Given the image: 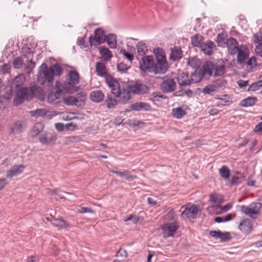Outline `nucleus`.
<instances>
[{"instance_id": "42", "label": "nucleus", "mask_w": 262, "mask_h": 262, "mask_svg": "<svg viewBox=\"0 0 262 262\" xmlns=\"http://www.w3.org/2000/svg\"><path fill=\"white\" fill-rule=\"evenodd\" d=\"M216 91V89L212 84L205 86L203 89L202 92L205 94L212 95L213 93Z\"/></svg>"}, {"instance_id": "20", "label": "nucleus", "mask_w": 262, "mask_h": 262, "mask_svg": "<svg viewBox=\"0 0 262 262\" xmlns=\"http://www.w3.org/2000/svg\"><path fill=\"white\" fill-rule=\"evenodd\" d=\"M252 223L248 219L243 220L238 225L239 229L243 233L247 234L252 230Z\"/></svg>"}, {"instance_id": "54", "label": "nucleus", "mask_w": 262, "mask_h": 262, "mask_svg": "<svg viewBox=\"0 0 262 262\" xmlns=\"http://www.w3.org/2000/svg\"><path fill=\"white\" fill-rule=\"evenodd\" d=\"M199 37H201V36L197 35L191 37V43L193 46L198 47L201 46Z\"/></svg>"}, {"instance_id": "61", "label": "nucleus", "mask_w": 262, "mask_h": 262, "mask_svg": "<svg viewBox=\"0 0 262 262\" xmlns=\"http://www.w3.org/2000/svg\"><path fill=\"white\" fill-rule=\"evenodd\" d=\"M76 127V125L75 124H73V123H67L65 125V127L68 130H72L74 129Z\"/></svg>"}, {"instance_id": "39", "label": "nucleus", "mask_w": 262, "mask_h": 262, "mask_svg": "<svg viewBox=\"0 0 262 262\" xmlns=\"http://www.w3.org/2000/svg\"><path fill=\"white\" fill-rule=\"evenodd\" d=\"M14 96V98L15 97V91H11L10 86H8L5 92V94L3 95L2 97L7 100H10L12 98V96Z\"/></svg>"}, {"instance_id": "5", "label": "nucleus", "mask_w": 262, "mask_h": 262, "mask_svg": "<svg viewBox=\"0 0 262 262\" xmlns=\"http://www.w3.org/2000/svg\"><path fill=\"white\" fill-rule=\"evenodd\" d=\"M79 82V74L75 71H70L68 75V78L64 81L62 88L65 91L73 93L78 91L77 84Z\"/></svg>"}, {"instance_id": "22", "label": "nucleus", "mask_w": 262, "mask_h": 262, "mask_svg": "<svg viewBox=\"0 0 262 262\" xmlns=\"http://www.w3.org/2000/svg\"><path fill=\"white\" fill-rule=\"evenodd\" d=\"M51 222L52 225L53 226L56 227L58 230L65 229L69 227V225L66 222V221L61 218L56 219L55 217H52Z\"/></svg>"}, {"instance_id": "23", "label": "nucleus", "mask_w": 262, "mask_h": 262, "mask_svg": "<svg viewBox=\"0 0 262 262\" xmlns=\"http://www.w3.org/2000/svg\"><path fill=\"white\" fill-rule=\"evenodd\" d=\"M96 72L98 76L105 77L110 74L106 71L105 64L102 62H98L96 64Z\"/></svg>"}, {"instance_id": "41", "label": "nucleus", "mask_w": 262, "mask_h": 262, "mask_svg": "<svg viewBox=\"0 0 262 262\" xmlns=\"http://www.w3.org/2000/svg\"><path fill=\"white\" fill-rule=\"evenodd\" d=\"M209 201L214 203H221L223 198L217 193H211L209 195Z\"/></svg>"}, {"instance_id": "60", "label": "nucleus", "mask_w": 262, "mask_h": 262, "mask_svg": "<svg viewBox=\"0 0 262 262\" xmlns=\"http://www.w3.org/2000/svg\"><path fill=\"white\" fill-rule=\"evenodd\" d=\"M221 231H210L209 232V234L216 238H219L221 235Z\"/></svg>"}, {"instance_id": "2", "label": "nucleus", "mask_w": 262, "mask_h": 262, "mask_svg": "<svg viewBox=\"0 0 262 262\" xmlns=\"http://www.w3.org/2000/svg\"><path fill=\"white\" fill-rule=\"evenodd\" d=\"M105 82L111 89L112 93L119 98V101L122 103H126L130 98V95L125 86L121 85L117 80L111 74L105 77Z\"/></svg>"}, {"instance_id": "13", "label": "nucleus", "mask_w": 262, "mask_h": 262, "mask_svg": "<svg viewBox=\"0 0 262 262\" xmlns=\"http://www.w3.org/2000/svg\"><path fill=\"white\" fill-rule=\"evenodd\" d=\"M154 62L153 72L154 74H164L166 72L169 68L166 59H159Z\"/></svg>"}, {"instance_id": "57", "label": "nucleus", "mask_w": 262, "mask_h": 262, "mask_svg": "<svg viewBox=\"0 0 262 262\" xmlns=\"http://www.w3.org/2000/svg\"><path fill=\"white\" fill-rule=\"evenodd\" d=\"M256 58L254 56H252L250 58H249L248 61H247V65H248L249 67H250L251 68H254L256 66Z\"/></svg>"}, {"instance_id": "62", "label": "nucleus", "mask_w": 262, "mask_h": 262, "mask_svg": "<svg viewBox=\"0 0 262 262\" xmlns=\"http://www.w3.org/2000/svg\"><path fill=\"white\" fill-rule=\"evenodd\" d=\"M237 83L240 88H244L248 84V81L239 80Z\"/></svg>"}, {"instance_id": "6", "label": "nucleus", "mask_w": 262, "mask_h": 262, "mask_svg": "<svg viewBox=\"0 0 262 262\" xmlns=\"http://www.w3.org/2000/svg\"><path fill=\"white\" fill-rule=\"evenodd\" d=\"M85 100V93L81 92L77 93L75 96H69L66 97L63 99V102L67 105H76L77 107L84 106Z\"/></svg>"}, {"instance_id": "16", "label": "nucleus", "mask_w": 262, "mask_h": 262, "mask_svg": "<svg viewBox=\"0 0 262 262\" xmlns=\"http://www.w3.org/2000/svg\"><path fill=\"white\" fill-rule=\"evenodd\" d=\"M25 167L23 165H15L13 166L10 169L7 171L6 177L8 178H12V177L17 176L18 174L23 172Z\"/></svg>"}, {"instance_id": "46", "label": "nucleus", "mask_w": 262, "mask_h": 262, "mask_svg": "<svg viewBox=\"0 0 262 262\" xmlns=\"http://www.w3.org/2000/svg\"><path fill=\"white\" fill-rule=\"evenodd\" d=\"M202 79V75H200L199 73H192L190 79V84L199 82Z\"/></svg>"}, {"instance_id": "37", "label": "nucleus", "mask_w": 262, "mask_h": 262, "mask_svg": "<svg viewBox=\"0 0 262 262\" xmlns=\"http://www.w3.org/2000/svg\"><path fill=\"white\" fill-rule=\"evenodd\" d=\"M104 33V31L101 29L97 28L95 30L94 36L99 42H104L105 41Z\"/></svg>"}, {"instance_id": "55", "label": "nucleus", "mask_w": 262, "mask_h": 262, "mask_svg": "<svg viewBox=\"0 0 262 262\" xmlns=\"http://www.w3.org/2000/svg\"><path fill=\"white\" fill-rule=\"evenodd\" d=\"M89 42H90V45L91 46H94L95 47L103 43V42H99V41H98V40H97V38L93 35H91L90 36Z\"/></svg>"}, {"instance_id": "50", "label": "nucleus", "mask_w": 262, "mask_h": 262, "mask_svg": "<svg viewBox=\"0 0 262 262\" xmlns=\"http://www.w3.org/2000/svg\"><path fill=\"white\" fill-rule=\"evenodd\" d=\"M215 98L221 100L220 102H219L216 104V106L218 107H220L221 106H228L230 105L232 103V101L225 100L223 98L215 97Z\"/></svg>"}, {"instance_id": "19", "label": "nucleus", "mask_w": 262, "mask_h": 262, "mask_svg": "<svg viewBox=\"0 0 262 262\" xmlns=\"http://www.w3.org/2000/svg\"><path fill=\"white\" fill-rule=\"evenodd\" d=\"M245 179L244 174L239 172H235L231 174L230 184L231 185H237L242 183Z\"/></svg>"}, {"instance_id": "36", "label": "nucleus", "mask_w": 262, "mask_h": 262, "mask_svg": "<svg viewBox=\"0 0 262 262\" xmlns=\"http://www.w3.org/2000/svg\"><path fill=\"white\" fill-rule=\"evenodd\" d=\"M164 220L166 222H178L176 214L172 209H170L165 215Z\"/></svg>"}, {"instance_id": "64", "label": "nucleus", "mask_w": 262, "mask_h": 262, "mask_svg": "<svg viewBox=\"0 0 262 262\" xmlns=\"http://www.w3.org/2000/svg\"><path fill=\"white\" fill-rule=\"evenodd\" d=\"M116 255H117V256H121L127 257V252L125 250H123L122 249H120Z\"/></svg>"}, {"instance_id": "27", "label": "nucleus", "mask_w": 262, "mask_h": 262, "mask_svg": "<svg viewBox=\"0 0 262 262\" xmlns=\"http://www.w3.org/2000/svg\"><path fill=\"white\" fill-rule=\"evenodd\" d=\"M106 41L111 49H115L117 46V36L115 34L110 33L105 36Z\"/></svg>"}, {"instance_id": "34", "label": "nucleus", "mask_w": 262, "mask_h": 262, "mask_svg": "<svg viewBox=\"0 0 262 262\" xmlns=\"http://www.w3.org/2000/svg\"><path fill=\"white\" fill-rule=\"evenodd\" d=\"M172 114L177 119H180L185 115L186 112L182 108L178 107L172 109Z\"/></svg>"}, {"instance_id": "53", "label": "nucleus", "mask_w": 262, "mask_h": 262, "mask_svg": "<svg viewBox=\"0 0 262 262\" xmlns=\"http://www.w3.org/2000/svg\"><path fill=\"white\" fill-rule=\"evenodd\" d=\"M76 211L79 213H93L94 212V210L91 209L88 207H84L79 206L77 208Z\"/></svg>"}, {"instance_id": "59", "label": "nucleus", "mask_w": 262, "mask_h": 262, "mask_svg": "<svg viewBox=\"0 0 262 262\" xmlns=\"http://www.w3.org/2000/svg\"><path fill=\"white\" fill-rule=\"evenodd\" d=\"M255 51L257 56L262 57V43H259L256 47Z\"/></svg>"}, {"instance_id": "35", "label": "nucleus", "mask_w": 262, "mask_h": 262, "mask_svg": "<svg viewBox=\"0 0 262 262\" xmlns=\"http://www.w3.org/2000/svg\"><path fill=\"white\" fill-rule=\"evenodd\" d=\"M105 102L108 108H114L117 104V100L110 95H107Z\"/></svg>"}, {"instance_id": "10", "label": "nucleus", "mask_w": 262, "mask_h": 262, "mask_svg": "<svg viewBox=\"0 0 262 262\" xmlns=\"http://www.w3.org/2000/svg\"><path fill=\"white\" fill-rule=\"evenodd\" d=\"M160 89L164 93H170L174 91L176 88L174 79L167 75L163 77V81L160 85Z\"/></svg>"}, {"instance_id": "51", "label": "nucleus", "mask_w": 262, "mask_h": 262, "mask_svg": "<svg viewBox=\"0 0 262 262\" xmlns=\"http://www.w3.org/2000/svg\"><path fill=\"white\" fill-rule=\"evenodd\" d=\"M260 81H257L256 82H254L253 84H252L249 88H248V91H255L258 89H259L260 88L262 87V84H261Z\"/></svg>"}, {"instance_id": "43", "label": "nucleus", "mask_w": 262, "mask_h": 262, "mask_svg": "<svg viewBox=\"0 0 262 262\" xmlns=\"http://www.w3.org/2000/svg\"><path fill=\"white\" fill-rule=\"evenodd\" d=\"M227 83L226 80L223 79H219L214 80L212 84L217 90L219 88L225 87Z\"/></svg>"}, {"instance_id": "17", "label": "nucleus", "mask_w": 262, "mask_h": 262, "mask_svg": "<svg viewBox=\"0 0 262 262\" xmlns=\"http://www.w3.org/2000/svg\"><path fill=\"white\" fill-rule=\"evenodd\" d=\"M182 55L181 49L178 47H174L170 50L169 59L172 61H179L182 58Z\"/></svg>"}, {"instance_id": "1", "label": "nucleus", "mask_w": 262, "mask_h": 262, "mask_svg": "<svg viewBox=\"0 0 262 262\" xmlns=\"http://www.w3.org/2000/svg\"><path fill=\"white\" fill-rule=\"evenodd\" d=\"M25 81V75L21 74L15 77L10 83V90L15 91L14 103L16 105L21 104L25 99L31 100L33 96L39 92L38 87L35 85L29 88L23 86Z\"/></svg>"}, {"instance_id": "25", "label": "nucleus", "mask_w": 262, "mask_h": 262, "mask_svg": "<svg viewBox=\"0 0 262 262\" xmlns=\"http://www.w3.org/2000/svg\"><path fill=\"white\" fill-rule=\"evenodd\" d=\"M202 52L208 55H210L213 53V49L215 47V43L212 41H208L204 45L201 46Z\"/></svg>"}, {"instance_id": "15", "label": "nucleus", "mask_w": 262, "mask_h": 262, "mask_svg": "<svg viewBox=\"0 0 262 262\" xmlns=\"http://www.w3.org/2000/svg\"><path fill=\"white\" fill-rule=\"evenodd\" d=\"M227 47L230 55H235L239 50V46L236 39L230 37L227 39Z\"/></svg>"}, {"instance_id": "18", "label": "nucleus", "mask_w": 262, "mask_h": 262, "mask_svg": "<svg viewBox=\"0 0 262 262\" xmlns=\"http://www.w3.org/2000/svg\"><path fill=\"white\" fill-rule=\"evenodd\" d=\"M132 110L136 111H148L151 109L150 106L146 102H139L132 104L130 106Z\"/></svg>"}, {"instance_id": "32", "label": "nucleus", "mask_w": 262, "mask_h": 262, "mask_svg": "<svg viewBox=\"0 0 262 262\" xmlns=\"http://www.w3.org/2000/svg\"><path fill=\"white\" fill-rule=\"evenodd\" d=\"M99 52L101 56L106 61L109 60L113 57L111 52L109 50V49L105 47L100 48Z\"/></svg>"}, {"instance_id": "33", "label": "nucleus", "mask_w": 262, "mask_h": 262, "mask_svg": "<svg viewBox=\"0 0 262 262\" xmlns=\"http://www.w3.org/2000/svg\"><path fill=\"white\" fill-rule=\"evenodd\" d=\"M219 172L220 176L222 179L227 180L229 178L230 171L229 168L227 166H222L219 169Z\"/></svg>"}, {"instance_id": "30", "label": "nucleus", "mask_w": 262, "mask_h": 262, "mask_svg": "<svg viewBox=\"0 0 262 262\" xmlns=\"http://www.w3.org/2000/svg\"><path fill=\"white\" fill-rule=\"evenodd\" d=\"M138 54L139 56L143 57L146 52L148 51L147 47L142 41H139L136 45Z\"/></svg>"}, {"instance_id": "8", "label": "nucleus", "mask_w": 262, "mask_h": 262, "mask_svg": "<svg viewBox=\"0 0 262 262\" xmlns=\"http://www.w3.org/2000/svg\"><path fill=\"white\" fill-rule=\"evenodd\" d=\"M125 88L129 93L131 92L134 94L139 95L147 93L149 91L148 86L145 84L140 82L127 85Z\"/></svg>"}, {"instance_id": "63", "label": "nucleus", "mask_w": 262, "mask_h": 262, "mask_svg": "<svg viewBox=\"0 0 262 262\" xmlns=\"http://www.w3.org/2000/svg\"><path fill=\"white\" fill-rule=\"evenodd\" d=\"M262 130V121L258 123L255 127L254 132L257 133Z\"/></svg>"}, {"instance_id": "31", "label": "nucleus", "mask_w": 262, "mask_h": 262, "mask_svg": "<svg viewBox=\"0 0 262 262\" xmlns=\"http://www.w3.org/2000/svg\"><path fill=\"white\" fill-rule=\"evenodd\" d=\"M56 137L52 136L51 137L48 138V134L46 133L41 134L39 137V141L43 144H48L52 141L55 140Z\"/></svg>"}, {"instance_id": "44", "label": "nucleus", "mask_w": 262, "mask_h": 262, "mask_svg": "<svg viewBox=\"0 0 262 262\" xmlns=\"http://www.w3.org/2000/svg\"><path fill=\"white\" fill-rule=\"evenodd\" d=\"M22 53L23 56L28 59L33 57V52L30 48L24 47L22 49Z\"/></svg>"}, {"instance_id": "3", "label": "nucleus", "mask_w": 262, "mask_h": 262, "mask_svg": "<svg viewBox=\"0 0 262 262\" xmlns=\"http://www.w3.org/2000/svg\"><path fill=\"white\" fill-rule=\"evenodd\" d=\"M39 69L37 80L40 84H43L46 82L52 83L54 76H59L62 72V68L57 64L48 68L46 63H42Z\"/></svg>"}, {"instance_id": "7", "label": "nucleus", "mask_w": 262, "mask_h": 262, "mask_svg": "<svg viewBox=\"0 0 262 262\" xmlns=\"http://www.w3.org/2000/svg\"><path fill=\"white\" fill-rule=\"evenodd\" d=\"M181 216L188 219H196L198 216L199 209L195 205L187 204L181 207Z\"/></svg>"}, {"instance_id": "28", "label": "nucleus", "mask_w": 262, "mask_h": 262, "mask_svg": "<svg viewBox=\"0 0 262 262\" xmlns=\"http://www.w3.org/2000/svg\"><path fill=\"white\" fill-rule=\"evenodd\" d=\"M257 101V99L256 97H248L241 101L240 105L245 107L252 106L254 105Z\"/></svg>"}, {"instance_id": "21", "label": "nucleus", "mask_w": 262, "mask_h": 262, "mask_svg": "<svg viewBox=\"0 0 262 262\" xmlns=\"http://www.w3.org/2000/svg\"><path fill=\"white\" fill-rule=\"evenodd\" d=\"M177 81L180 86H187L190 85V79L188 78V75L185 72H181L178 74Z\"/></svg>"}, {"instance_id": "56", "label": "nucleus", "mask_w": 262, "mask_h": 262, "mask_svg": "<svg viewBox=\"0 0 262 262\" xmlns=\"http://www.w3.org/2000/svg\"><path fill=\"white\" fill-rule=\"evenodd\" d=\"M11 67L10 63H5L1 67V71L3 74H8L10 72Z\"/></svg>"}, {"instance_id": "47", "label": "nucleus", "mask_w": 262, "mask_h": 262, "mask_svg": "<svg viewBox=\"0 0 262 262\" xmlns=\"http://www.w3.org/2000/svg\"><path fill=\"white\" fill-rule=\"evenodd\" d=\"M130 68V66H127L123 62H121L117 64L118 71L122 73H125L127 70Z\"/></svg>"}, {"instance_id": "48", "label": "nucleus", "mask_w": 262, "mask_h": 262, "mask_svg": "<svg viewBox=\"0 0 262 262\" xmlns=\"http://www.w3.org/2000/svg\"><path fill=\"white\" fill-rule=\"evenodd\" d=\"M13 64L15 69H20L23 67V59L22 57H17L14 58L13 61Z\"/></svg>"}, {"instance_id": "12", "label": "nucleus", "mask_w": 262, "mask_h": 262, "mask_svg": "<svg viewBox=\"0 0 262 262\" xmlns=\"http://www.w3.org/2000/svg\"><path fill=\"white\" fill-rule=\"evenodd\" d=\"M154 65V58L152 56H146L142 57L140 64V69L144 72H153Z\"/></svg>"}, {"instance_id": "26", "label": "nucleus", "mask_w": 262, "mask_h": 262, "mask_svg": "<svg viewBox=\"0 0 262 262\" xmlns=\"http://www.w3.org/2000/svg\"><path fill=\"white\" fill-rule=\"evenodd\" d=\"M104 97L103 93L100 90H95L92 91L90 94V98L92 101L95 102L99 103L101 102Z\"/></svg>"}, {"instance_id": "11", "label": "nucleus", "mask_w": 262, "mask_h": 262, "mask_svg": "<svg viewBox=\"0 0 262 262\" xmlns=\"http://www.w3.org/2000/svg\"><path fill=\"white\" fill-rule=\"evenodd\" d=\"M261 208V204L259 202H253L248 206H242L241 211L243 213L252 217L253 215L258 214Z\"/></svg>"}, {"instance_id": "9", "label": "nucleus", "mask_w": 262, "mask_h": 262, "mask_svg": "<svg viewBox=\"0 0 262 262\" xmlns=\"http://www.w3.org/2000/svg\"><path fill=\"white\" fill-rule=\"evenodd\" d=\"M179 227L178 222L166 223L161 227L163 231V236L164 238L172 237Z\"/></svg>"}, {"instance_id": "29", "label": "nucleus", "mask_w": 262, "mask_h": 262, "mask_svg": "<svg viewBox=\"0 0 262 262\" xmlns=\"http://www.w3.org/2000/svg\"><path fill=\"white\" fill-rule=\"evenodd\" d=\"M43 128L42 123L40 122L35 123L30 133V136L32 137H36L40 133L42 132Z\"/></svg>"}, {"instance_id": "52", "label": "nucleus", "mask_w": 262, "mask_h": 262, "mask_svg": "<svg viewBox=\"0 0 262 262\" xmlns=\"http://www.w3.org/2000/svg\"><path fill=\"white\" fill-rule=\"evenodd\" d=\"M219 238L221 242H228L231 239V236L229 232L222 233L221 232Z\"/></svg>"}, {"instance_id": "40", "label": "nucleus", "mask_w": 262, "mask_h": 262, "mask_svg": "<svg viewBox=\"0 0 262 262\" xmlns=\"http://www.w3.org/2000/svg\"><path fill=\"white\" fill-rule=\"evenodd\" d=\"M47 111L46 108H38L30 112L31 115L34 117L43 116L46 115Z\"/></svg>"}, {"instance_id": "49", "label": "nucleus", "mask_w": 262, "mask_h": 262, "mask_svg": "<svg viewBox=\"0 0 262 262\" xmlns=\"http://www.w3.org/2000/svg\"><path fill=\"white\" fill-rule=\"evenodd\" d=\"M23 131V125L20 122L17 121L12 127V132L14 134H19Z\"/></svg>"}, {"instance_id": "58", "label": "nucleus", "mask_w": 262, "mask_h": 262, "mask_svg": "<svg viewBox=\"0 0 262 262\" xmlns=\"http://www.w3.org/2000/svg\"><path fill=\"white\" fill-rule=\"evenodd\" d=\"M130 221L133 223L136 224L138 221V217L135 214H130L129 217L124 219V221Z\"/></svg>"}, {"instance_id": "4", "label": "nucleus", "mask_w": 262, "mask_h": 262, "mask_svg": "<svg viewBox=\"0 0 262 262\" xmlns=\"http://www.w3.org/2000/svg\"><path fill=\"white\" fill-rule=\"evenodd\" d=\"M226 67L223 61L222 63H213L211 61L205 62L202 66V75L207 76H222L226 73Z\"/></svg>"}, {"instance_id": "38", "label": "nucleus", "mask_w": 262, "mask_h": 262, "mask_svg": "<svg viewBox=\"0 0 262 262\" xmlns=\"http://www.w3.org/2000/svg\"><path fill=\"white\" fill-rule=\"evenodd\" d=\"M154 53L156 60L159 59H166L165 51L163 49L160 48H157L154 49Z\"/></svg>"}, {"instance_id": "24", "label": "nucleus", "mask_w": 262, "mask_h": 262, "mask_svg": "<svg viewBox=\"0 0 262 262\" xmlns=\"http://www.w3.org/2000/svg\"><path fill=\"white\" fill-rule=\"evenodd\" d=\"M111 172L116 174L117 176L121 178H124L128 181H132L137 178L136 176L132 175L127 170H124L122 171H116L114 170H111Z\"/></svg>"}, {"instance_id": "14", "label": "nucleus", "mask_w": 262, "mask_h": 262, "mask_svg": "<svg viewBox=\"0 0 262 262\" xmlns=\"http://www.w3.org/2000/svg\"><path fill=\"white\" fill-rule=\"evenodd\" d=\"M237 61L240 64H244L249 57V49L246 45L239 46V50L237 52Z\"/></svg>"}, {"instance_id": "45", "label": "nucleus", "mask_w": 262, "mask_h": 262, "mask_svg": "<svg viewBox=\"0 0 262 262\" xmlns=\"http://www.w3.org/2000/svg\"><path fill=\"white\" fill-rule=\"evenodd\" d=\"M35 63L32 60V58H30V59H28V62L27 65L25 66V69L28 74H30L33 69L35 68Z\"/></svg>"}]
</instances>
